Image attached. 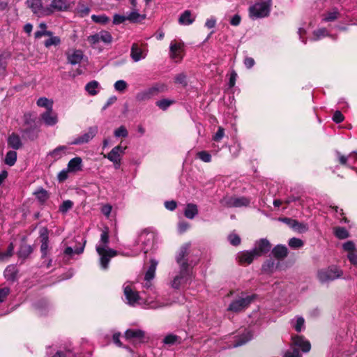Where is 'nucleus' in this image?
I'll use <instances>...</instances> for the list:
<instances>
[{"label":"nucleus","mask_w":357,"mask_h":357,"mask_svg":"<svg viewBox=\"0 0 357 357\" xmlns=\"http://www.w3.org/2000/svg\"><path fill=\"white\" fill-rule=\"evenodd\" d=\"M125 338L134 344L145 342L149 340L144 331L141 329H128L125 333Z\"/></svg>","instance_id":"nucleus-11"},{"label":"nucleus","mask_w":357,"mask_h":357,"mask_svg":"<svg viewBox=\"0 0 357 357\" xmlns=\"http://www.w3.org/2000/svg\"><path fill=\"white\" fill-rule=\"evenodd\" d=\"M146 18L145 15H140L137 10L132 11L128 16L127 19L132 22H138Z\"/></svg>","instance_id":"nucleus-40"},{"label":"nucleus","mask_w":357,"mask_h":357,"mask_svg":"<svg viewBox=\"0 0 357 357\" xmlns=\"http://www.w3.org/2000/svg\"><path fill=\"white\" fill-rule=\"evenodd\" d=\"M109 235L107 231H103L100 239L96 245V251L100 256V264L102 269H107L110 259L116 255V251L108 247Z\"/></svg>","instance_id":"nucleus-2"},{"label":"nucleus","mask_w":357,"mask_h":357,"mask_svg":"<svg viewBox=\"0 0 357 357\" xmlns=\"http://www.w3.org/2000/svg\"><path fill=\"white\" fill-rule=\"evenodd\" d=\"M198 214L197 206L195 204H188L184 211L185 216L188 219H193Z\"/></svg>","instance_id":"nucleus-32"},{"label":"nucleus","mask_w":357,"mask_h":357,"mask_svg":"<svg viewBox=\"0 0 357 357\" xmlns=\"http://www.w3.org/2000/svg\"><path fill=\"white\" fill-rule=\"evenodd\" d=\"M32 252V248L30 245H23L20 247L18 252V256L20 258L25 259Z\"/></svg>","instance_id":"nucleus-42"},{"label":"nucleus","mask_w":357,"mask_h":357,"mask_svg":"<svg viewBox=\"0 0 357 357\" xmlns=\"http://www.w3.org/2000/svg\"><path fill=\"white\" fill-rule=\"evenodd\" d=\"M114 87L116 91L123 93L128 88V84L126 81L121 79V80L116 81L114 83Z\"/></svg>","instance_id":"nucleus-50"},{"label":"nucleus","mask_w":357,"mask_h":357,"mask_svg":"<svg viewBox=\"0 0 357 357\" xmlns=\"http://www.w3.org/2000/svg\"><path fill=\"white\" fill-rule=\"evenodd\" d=\"M158 266V261L155 259H151L150 266L146 271L144 276V282L143 284L144 287L147 289L152 290L151 280H153L155 274L156 268Z\"/></svg>","instance_id":"nucleus-16"},{"label":"nucleus","mask_w":357,"mask_h":357,"mask_svg":"<svg viewBox=\"0 0 357 357\" xmlns=\"http://www.w3.org/2000/svg\"><path fill=\"white\" fill-rule=\"evenodd\" d=\"M255 295H245L242 294L241 296L234 299L230 303L227 310L235 313L243 312L248 308L255 299Z\"/></svg>","instance_id":"nucleus-7"},{"label":"nucleus","mask_w":357,"mask_h":357,"mask_svg":"<svg viewBox=\"0 0 357 357\" xmlns=\"http://www.w3.org/2000/svg\"><path fill=\"white\" fill-rule=\"evenodd\" d=\"M77 11L82 16L87 15L90 12V8L84 4L79 3Z\"/></svg>","instance_id":"nucleus-60"},{"label":"nucleus","mask_w":357,"mask_h":357,"mask_svg":"<svg viewBox=\"0 0 357 357\" xmlns=\"http://www.w3.org/2000/svg\"><path fill=\"white\" fill-rule=\"evenodd\" d=\"M126 146L123 147L121 145L114 146L107 155H104V158H107L114 165L116 169H119L121 163V159L125 153Z\"/></svg>","instance_id":"nucleus-9"},{"label":"nucleus","mask_w":357,"mask_h":357,"mask_svg":"<svg viewBox=\"0 0 357 357\" xmlns=\"http://www.w3.org/2000/svg\"><path fill=\"white\" fill-rule=\"evenodd\" d=\"M272 253L275 258L282 259L287 256L288 251L286 246L278 245L273 249Z\"/></svg>","instance_id":"nucleus-30"},{"label":"nucleus","mask_w":357,"mask_h":357,"mask_svg":"<svg viewBox=\"0 0 357 357\" xmlns=\"http://www.w3.org/2000/svg\"><path fill=\"white\" fill-rule=\"evenodd\" d=\"M271 248L270 242L266 238H261L255 241L254 248L252 249L257 256L259 257L268 253Z\"/></svg>","instance_id":"nucleus-14"},{"label":"nucleus","mask_w":357,"mask_h":357,"mask_svg":"<svg viewBox=\"0 0 357 357\" xmlns=\"http://www.w3.org/2000/svg\"><path fill=\"white\" fill-rule=\"evenodd\" d=\"M168 91L167 84L161 82L154 83L151 87L138 92L136 100L139 102L146 101Z\"/></svg>","instance_id":"nucleus-4"},{"label":"nucleus","mask_w":357,"mask_h":357,"mask_svg":"<svg viewBox=\"0 0 357 357\" xmlns=\"http://www.w3.org/2000/svg\"><path fill=\"white\" fill-rule=\"evenodd\" d=\"M128 20L127 16L116 14L114 15L113 23L114 24H120Z\"/></svg>","instance_id":"nucleus-62"},{"label":"nucleus","mask_w":357,"mask_h":357,"mask_svg":"<svg viewBox=\"0 0 357 357\" xmlns=\"http://www.w3.org/2000/svg\"><path fill=\"white\" fill-rule=\"evenodd\" d=\"M14 246L13 243H10L8 247L6 252H0V261H7L8 258H10L13 253Z\"/></svg>","instance_id":"nucleus-45"},{"label":"nucleus","mask_w":357,"mask_h":357,"mask_svg":"<svg viewBox=\"0 0 357 357\" xmlns=\"http://www.w3.org/2000/svg\"><path fill=\"white\" fill-rule=\"evenodd\" d=\"M123 289L125 301L126 303L130 306L144 304L149 308L158 309L169 305L168 303L162 302L158 298V296L149 295L146 298L139 296L138 291L134 287L133 284L130 282H125L123 284ZM153 294H155V291H153Z\"/></svg>","instance_id":"nucleus-1"},{"label":"nucleus","mask_w":357,"mask_h":357,"mask_svg":"<svg viewBox=\"0 0 357 357\" xmlns=\"http://www.w3.org/2000/svg\"><path fill=\"white\" fill-rule=\"evenodd\" d=\"M99 83L96 80H93L86 84L85 86V90L89 93V94L95 96L99 91Z\"/></svg>","instance_id":"nucleus-36"},{"label":"nucleus","mask_w":357,"mask_h":357,"mask_svg":"<svg viewBox=\"0 0 357 357\" xmlns=\"http://www.w3.org/2000/svg\"><path fill=\"white\" fill-rule=\"evenodd\" d=\"M84 251V245L81 248H77L76 249H73L71 247H67L62 255L63 260L65 264L68 263L70 259L73 257L75 255H79Z\"/></svg>","instance_id":"nucleus-25"},{"label":"nucleus","mask_w":357,"mask_h":357,"mask_svg":"<svg viewBox=\"0 0 357 357\" xmlns=\"http://www.w3.org/2000/svg\"><path fill=\"white\" fill-rule=\"evenodd\" d=\"M338 158V161L341 165H345L349 159L357 155V152H352L349 155L344 156L341 155L340 152L336 153Z\"/></svg>","instance_id":"nucleus-47"},{"label":"nucleus","mask_w":357,"mask_h":357,"mask_svg":"<svg viewBox=\"0 0 357 357\" xmlns=\"http://www.w3.org/2000/svg\"><path fill=\"white\" fill-rule=\"evenodd\" d=\"M52 357H73V354L69 351H59Z\"/></svg>","instance_id":"nucleus-64"},{"label":"nucleus","mask_w":357,"mask_h":357,"mask_svg":"<svg viewBox=\"0 0 357 357\" xmlns=\"http://www.w3.org/2000/svg\"><path fill=\"white\" fill-rule=\"evenodd\" d=\"M26 4L31 9L33 13L38 16H44L48 15L47 8L43 6L42 0H27Z\"/></svg>","instance_id":"nucleus-18"},{"label":"nucleus","mask_w":357,"mask_h":357,"mask_svg":"<svg viewBox=\"0 0 357 357\" xmlns=\"http://www.w3.org/2000/svg\"><path fill=\"white\" fill-rule=\"evenodd\" d=\"M148 50L145 46H131L130 57L134 62H138L146 58Z\"/></svg>","instance_id":"nucleus-20"},{"label":"nucleus","mask_w":357,"mask_h":357,"mask_svg":"<svg viewBox=\"0 0 357 357\" xmlns=\"http://www.w3.org/2000/svg\"><path fill=\"white\" fill-rule=\"evenodd\" d=\"M289 245L293 248H299L303 245V242L300 238H292L289 241Z\"/></svg>","instance_id":"nucleus-55"},{"label":"nucleus","mask_w":357,"mask_h":357,"mask_svg":"<svg viewBox=\"0 0 357 357\" xmlns=\"http://www.w3.org/2000/svg\"><path fill=\"white\" fill-rule=\"evenodd\" d=\"M197 156L199 159L204 162H210L211 161V155L206 151H202L197 153Z\"/></svg>","instance_id":"nucleus-53"},{"label":"nucleus","mask_w":357,"mask_h":357,"mask_svg":"<svg viewBox=\"0 0 357 357\" xmlns=\"http://www.w3.org/2000/svg\"><path fill=\"white\" fill-rule=\"evenodd\" d=\"M73 203L70 200L64 201L62 203V204L60 206L59 211L61 213H65L68 211H69L73 207Z\"/></svg>","instance_id":"nucleus-56"},{"label":"nucleus","mask_w":357,"mask_h":357,"mask_svg":"<svg viewBox=\"0 0 357 357\" xmlns=\"http://www.w3.org/2000/svg\"><path fill=\"white\" fill-rule=\"evenodd\" d=\"M271 9V0H259L249 8V16L252 20L266 17Z\"/></svg>","instance_id":"nucleus-5"},{"label":"nucleus","mask_w":357,"mask_h":357,"mask_svg":"<svg viewBox=\"0 0 357 357\" xmlns=\"http://www.w3.org/2000/svg\"><path fill=\"white\" fill-rule=\"evenodd\" d=\"M67 59L69 63L76 65L85 59V56L80 50L70 48L66 52Z\"/></svg>","instance_id":"nucleus-17"},{"label":"nucleus","mask_w":357,"mask_h":357,"mask_svg":"<svg viewBox=\"0 0 357 357\" xmlns=\"http://www.w3.org/2000/svg\"><path fill=\"white\" fill-rule=\"evenodd\" d=\"M342 248H343L344 250L348 252V253H351V252H354L356 250L355 244L351 241H348L345 242L342 245Z\"/></svg>","instance_id":"nucleus-57"},{"label":"nucleus","mask_w":357,"mask_h":357,"mask_svg":"<svg viewBox=\"0 0 357 357\" xmlns=\"http://www.w3.org/2000/svg\"><path fill=\"white\" fill-rule=\"evenodd\" d=\"M40 30L35 33V38H39L43 36L47 37L45 45H58L61 43L60 38L58 36H54L52 32L46 31V24L41 23L40 24Z\"/></svg>","instance_id":"nucleus-12"},{"label":"nucleus","mask_w":357,"mask_h":357,"mask_svg":"<svg viewBox=\"0 0 357 357\" xmlns=\"http://www.w3.org/2000/svg\"><path fill=\"white\" fill-rule=\"evenodd\" d=\"M170 286L175 289H178L181 286L188 283L192 278V271L190 266H178L170 274Z\"/></svg>","instance_id":"nucleus-3"},{"label":"nucleus","mask_w":357,"mask_h":357,"mask_svg":"<svg viewBox=\"0 0 357 357\" xmlns=\"http://www.w3.org/2000/svg\"><path fill=\"white\" fill-rule=\"evenodd\" d=\"M347 257L353 265L357 266V250L348 253Z\"/></svg>","instance_id":"nucleus-63"},{"label":"nucleus","mask_w":357,"mask_h":357,"mask_svg":"<svg viewBox=\"0 0 357 357\" xmlns=\"http://www.w3.org/2000/svg\"><path fill=\"white\" fill-rule=\"evenodd\" d=\"M82 167V160L80 157H75L71 159L68 164L67 169L70 172H77L80 171Z\"/></svg>","instance_id":"nucleus-28"},{"label":"nucleus","mask_w":357,"mask_h":357,"mask_svg":"<svg viewBox=\"0 0 357 357\" xmlns=\"http://www.w3.org/2000/svg\"><path fill=\"white\" fill-rule=\"evenodd\" d=\"M162 342L168 346L177 345L182 342V338L176 335L169 334L164 337Z\"/></svg>","instance_id":"nucleus-31"},{"label":"nucleus","mask_w":357,"mask_h":357,"mask_svg":"<svg viewBox=\"0 0 357 357\" xmlns=\"http://www.w3.org/2000/svg\"><path fill=\"white\" fill-rule=\"evenodd\" d=\"M17 160V153L14 151H10L7 153L5 158V163L9 166H13Z\"/></svg>","instance_id":"nucleus-43"},{"label":"nucleus","mask_w":357,"mask_h":357,"mask_svg":"<svg viewBox=\"0 0 357 357\" xmlns=\"http://www.w3.org/2000/svg\"><path fill=\"white\" fill-rule=\"evenodd\" d=\"M256 258L252 250L241 251L237 255V259L241 264H250Z\"/></svg>","instance_id":"nucleus-23"},{"label":"nucleus","mask_w":357,"mask_h":357,"mask_svg":"<svg viewBox=\"0 0 357 357\" xmlns=\"http://www.w3.org/2000/svg\"><path fill=\"white\" fill-rule=\"evenodd\" d=\"M277 268L275 261L272 259H267L262 265L261 271L264 273H272Z\"/></svg>","instance_id":"nucleus-35"},{"label":"nucleus","mask_w":357,"mask_h":357,"mask_svg":"<svg viewBox=\"0 0 357 357\" xmlns=\"http://www.w3.org/2000/svg\"><path fill=\"white\" fill-rule=\"evenodd\" d=\"M252 338V334L250 331H246L241 336H240L234 344V347H237L245 344Z\"/></svg>","instance_id":"nucleus-37"},{"label":"nucleus","mask_w":357,"mask_h":357,"mask_svg":"<svg viewBox=\"0 0 357 357\" xmlns=\"http://www.w3.org/2000/svg\"><path fill=\"white\" fill-rule=\"evenodd\" d=\"M183 46H170V56L176 62L181 60L183 55Z\"/></svg>","instance_id":"nucleus-29"},{"label":"nucleus","mask_w":357,"mask_h":357,"mask_svg":"<svg viewBox=\"0 0 357 357\" xmlns=\"http://www.w3.org/2000/svg\"><path fill=\"white\" fill-rule=\"evenodd\" d=\"M329 36L328 30L324 27L318 28L312 32V39L314 40H319Z\"/></svg>","instance_id":"nucleus-33"},{"label":"nucleus","mask_w":357,"mask_h":357,"mask_svg":"<svg viewBox=\"0 0 357 357\" xmlns=\"http://www.w3.org/2000/svg\"><path fill=\"white\" fill-rule=\"evenodd\" d=\"M70 7V3L68 0H52L49 7L48 15L54 11H66Z\"/></svg>","instance_id":"nucleus-19"},{"label":"nucleus","mask_w":357,"mask_h":357,"mask_svg":"<svg viewBox=\"0 0 357 357\" xmlns=\"http://www.w3.org/2000/svg\"><path fill=\"white\" fill-rule=\"evenodd\" d=\"M227 238L230 244L232 245L237 246L241 243V238L235 233L230 234Z\"/></svg>","instance_id":"nucleus-54"},{"label":"nucleus","mask_w":357,"mask_h":357,"mask_svg":"<svg viewBox=\"0 0 357 357\" xmlns=\"http://www.w3.org/2000/svg\"><path fill=\"white\" fill-rule=\"evenodd\" d=\"M250 202V199L245 197L225 196L220 200L222 206L229 208L247 206Z\"/></svg>","instance_id":"nucleus-10"},{"label":"nucleus","mask_w":357,"mask_h":357,"mask_svg":"<svg viewBox=\"0 0 357 357\" xmlns=\"http://www.w3.org/2000/svg\"><path fill=\"white\" fill-rule=\"evenodd\" d=\"M340 13L337 8H333L322 15V22H331L340 17Z\"/></svg>","instance_id":"nucleus-26"},{"label":"nucleus","mask_w":357,"mask_h":357,"mask_svg":"<svg viewBox=\"0 0 357 357\" xmlns=\"http://www.w3.org/2000/svg\"><path fill=\"white\" fill-rule=\"evenodd\" d=\"M174 102V100L169 99H161L160 100L156 101L155 105L162 110L165 111L169 107H170Z\"/></svg>","instance_id":"nucleus-44"},{"label":"nucleus","mask_w":357,"mask_h":357,"mask_svg":"<svg viewBox=\"0 0 357 357\" xmlns=\"http://www.w3.org/2000/svg\"><path fill=\"white\" fill-rule=\"evenodd\" d=\"M190 244L185 243L181 247L178 254L176 256V261L178 266H190L185 257L188 255Z\"/></svg>","instance_id":"nucleus-21"},{"label":"nucleus","mask_w":357,"mask_h":357,"mask_svg":"<svg viewBox=\"0 0 357 357\" xmlns=\"http://www.w3.org/2000/svg\"><path fill=\"white\" fill-rule=\"evenodd\" d=\"M68 147L66 146H59L49 153L54 160H57L66 154Z\"/></svg>","instance_id":"nucleus-34"},{"label":"nucleus","mask_w":357,"mask_h":357,"mask_svg":"<svg viewBox=\"0 0 357 357\" xmlns=\"http://www.w3.org/2000/svg\"><path fill=\"white\" fill-rule=\"evenodd\" d=\"M91 18L94 22L102 23V24L107 23L109 21V18L104 15H94L91 17Z\"/></svg>","instance_id":"nucleus-61"},{"label":"nucleus","mask_w":357,"mask_h":357,"mask_svg":"<svg viewBox=\"0 0 357 357\" xmlns=\"http://www.w3.org/2000/svg\"><path fill=\"white\" fill-rule=\"evenodd\" d=\"M334 233L337 238L339 239H345L349 237V232L348 231L341 227H337L334 229Z\"/></svg>","instance_id":"nucleus-41"},{"label":"nucleus","mask_w":357,"mask_h":357,"mask_svg":"<svg viewBox=\"0 0 357 357\" xmlns=\"http://www.w3.org/2000/svg\"><path fill=\"white\" fill-rule=\"evenodd\" d=\"M4 275L8 280H13L16 275V269L14 266H8L4 271Z\"/></svg>","instance_id":"nucleus-46"},{"label":"nucleus","mask_w":357,"mask_h":357,"mask_svg":"<svg viewBox=\"0 0 357 357\" xmlns=\"http://www.w3.org/2000/svg\"><path fill=\"white\" fill-rule=\"evenodd\" d=\"M153 239V235L151 233L143 231L142 232L137 240L135 243V245L139 247L140 250L143 251L145 254L148 252V249L150 247Z\"/></svg>","instance_id":"nucleus-13"},{"label":"nucleus","mask_w":357,"mask_h":357,"mask_svg":"<svg viewBox=\"0 0 357 357\" xmlns=\"http://www.w3.org/2000/svg\"><path fill=\"white\" fill-rule=\"evenodd\" d=\"M305 321L303 317H297L294 328L296 331L301 332L304 328Z\"/></svg>","instance_id":"nucleus-59"},{"label":"nucleus","mask_w":357,"mask_h":357,"mask_svg":"<svg viewBox=\"0 0 357 357\" xmlns=\"http://www.w3.org/2000/svg\"><path fill=\"white\" fill-rule=\"evenodd\" d=\"M292 344L294 347L287 350L284 357H301L298 349H301L303 352H308L311 348L310 342L300 335H295L292 337Z\"/></svg>","instance_id":"nucleus-6"},{"label":"nucleus","mask_w":357,"mask_h":357,"mask_svg":"<svg viewBox=\"0 0 357 357\" xmlns=\"http://www.w3.org/2000/svg\"><path fill=\"white\" fill-rule=\"evenodd\" d=\"M34 195L36 198L41 202L46 201L48 198L47 192L43 188H40L36 192H34Z\"/></svg>","instance_id":"nucleus-51"},{"label":"nucleus","mask_w":357,"mask_h":357,"mask_svg":"<svg viewBox=\"0 0 357 357\" xmlns=\"http://www.w3.org/2000/svg\"><path fill=\"white\" fill-rule=\"evenodd\" d=\"M116 137L126 138L128 136V131L124 126H121L114 131Z\"/></svg>","instance_id":"nucleus-49"},{"label":"nucleus","mask_w":357,"mask_h":357,"mask_svg":"<svg viewBox=\"0 0 357 357\" xmlns=\"http://www.w3.org/2000/svg\"><path fill=\"white\" fill-rule=\"evenodd\" d=\"M194 19L191 16L189 10H185L178 18V22L181 24L189 25L192 24Z\"/></svg>","instance_id":"nucleus-39"},{"label":"nucleus","mask_w":357,"mask_h":357,"mask_svg":"<svg viewBox=\"0 0 357 357\" xmlns=\"http://www.w3.org/2000/svg\"><path fill=\"white\" fill-rule=\"evenodd\" d=\"M225 135V130L222 126L218 128L217 132L212 136L213 141L215 142H220Z\"/></svg>","instance_id":"nucleus-48"},{"label":"nucleus","mask_w":357,"mask_h":357,"mask_svg":"<svg viewBox=\"0 0 357 357\" xmlns=\"http://www.w3.org/2000/svg\"><path fill=\"white\" fill-rule=\"evenodd\" d=\"M8 145L14 149H18L22 146L20 138L15 134H12L8 139Z\"/></svg>","instance_id":"nucleus-38"},{"label":"nucleus","mask_w":357,"mask_h":357,"mask_svg":"<svg viewBox=\"0 0 357 357\" xmlns=\"http://www.w3.org/2000/svg\"><path fill=\"white\" fill-rule=\"evenodd\" d=\"M91 43H112V36L111 34L105 31H100V33L92 36L90 40Z\"/></svg>","instance_id":"nucleus-24"},{"label":"nucleus","mask_w":357,"mask_h":357,"mask_svg":"<svg viewBox=\"0 0 357 357\" xmlns=\"http://www.w3.org/2000/svg\"><path fill=\"white\" fill-rule=\"evenodd\" d=\"M98 129L97 126H92L89 128L86 132L76 137L73 141H72L70 143V144L77 145L89 142L96 135V134L98 133Z\"/></svg>","instance_id":"nucleus-15"},{"label":"nucleus","mask_w":357,"mask_h":357,"mask_svg":"<svg viewBox=\"0 0 357 357\" xmlns=\"http://www.w3.org/2000/svg\"><path fill=\"white\" fill-rule=\"evenodd\" d=\"M37 105L39 107H45L48 109H51L52 107V102H50V100L46 98H40L37 100Z\"/></svg>","instance_id":"nucleus-52"},{"label":"nucleus","mask_w":357,"mask_h":357,"mask_svg":"<svg viewBox=\"0 0 357 357\" xmlns=\"http://www.w3.org/2000/svg\"><path fill=\"white\" fill-rule=\"evenodd\" d=\"M40 238L41 242L40 251L42 258L44 259L47 256L49 246L48 230L47 228L43 227L40 229Z\"/></svg>","instance_id":"nucleus-22"},{"label":"nucleus","mask_w":357,"mask_h":357,"mask_svg":"<svg viewBox=\"0 0 357 357\" xmlns=\"http://www.w3.org/2000/svg\"><path fill=\"white\" fill-rule=\"evenodd\" d=\"M175 82L177 84H180L183 86H185L187 84L186 82V75L184 73H180L176 75Z\"/></svg>","instance_id":"nucleus-58"},{"label":"nucleus","mask_w":357,"mask_h":357,"mask_svg":"<svg viewBox=\"0 0 357 357\" xmlns=\"http://www.w3.org/2000/svg\"><path fill=\"white\" fill-rule=\"evenodd\" d=\"M42 119L47 126H54L57 121V115L52 112V109H48L42 114Z\"/></svg>","instance_id":"nucleus-27"},{"label":"nucleus","mask_w":357,"mask_h":357,"mask_svg":"<svg viewBox=\"0 0 357 357\" xmlns=\"http://www.w3.org/2000/svg\"><path fill=\"white\" fill-rule=\"evenodd\" d=\"M342 271L335 266L321 269L317 273V278L320 282L326 283L340 278Z\"/></svg>","instance_id":"nucleus-8"}]
</instances>
